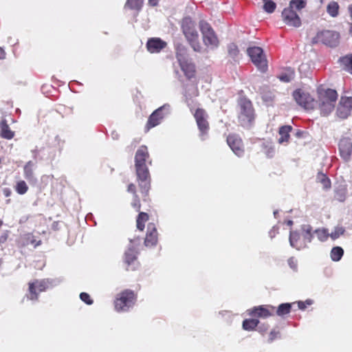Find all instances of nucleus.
<instances>
[{"instance_id":"f257e3e1","label":"nucleus","mask_w":352,"mask_h":352,"mask_svg":"<svg viewBox=\"0 0 352 352\" xmlns=\"http://www.w3.org/2000/svg\"><path fill=\"white\" fill-rule=\"evenodd\" d=\"M146 163L151 164V160L147 146L142 145L138 148L135 154V169L139 190L132 183L127 187V191L133 195L131 206L136 212H140L141 209V201L143 202L150 201L149 190L151 178Z\"/></svg>"},{"instance_id":"f03ea898","label":"nucleus","mask_w":352,"mask_h":352,"mask_svg":"<svg viewBox=\"0 0 352 352\" xmlns=\"http://www.w3.org/2000/svg\"><path fill=\"white\" fill-rule=\"evenodd\" d=\"M175 57L185 77L188 80L195 78L197 76L196 65L189 58L188 50L184 45L179 43L175 46Z\"/></svg>"},{"instance_id":"7ed1b4c3","label":"nucleus","mask_w":352,"mask_h":352,"mask_svg":"<svg viewBox=\"0 0 352 352\" xmlns=\"http://www.w3.org/2000/svg\"><path fill=\"white\" fill-rule=\"evenodd\" d=\"M300 231H291L289 234L290 245L297 250L305 248L313 238V229L310 225H302Z\"/></svg>"},{"instance_id":"20e7f679","label":"nucleus","mask_w":352,"mask_h":352,"mask_svg":"<svg viewBox=\"0 0 352 352\" xmlns=\"http://www.w3.org/2000/svg\"><path fill=\"white\" fill-rule=\"evenodd\" d=\"M338 96L337 91L331 89L321 90L318 92V107L322 116H328L333 111Z\"/></svg>"},{"instance_id":"39448f33","label":"nucleus","mask_w":352,"mask_h":352,"mask_svg":"<svg viewBox=\"0 0 352 352\" xmlns=\"http://www.w3.org/2000/svg\"><path fill=\"white\" fill-rule=\"evenodd\" d=\"M182 30L192 50L195 52H201L202 47L199 40V34L195 23L189 18L184 19L182 23Z\"/></svg>"},{"instance_id":"423d86ee","label":"nucleus","mask_w":352,"mask_h":352,"mask_svg":"<svg viewBox=\"0 0 352 352\" xmlns=\"http://www.w3.org/2000/svg\"><path fill=\"white\" fill-rule=\"evenodd\" d=\"M238 121L243 127L250 126L254 120V110L250 100L243 97L238 100Z\"/></svg>"},{"instance_id":"0eeeda50","label":"nucleus","mask_w":352,"mask_h":352,"mask_svg":"<svg viewBox=\"0 0 352 352\" xmlns=\"http://www.w3.org/2000/svg\"><path fill=\"white\" fill-rule=\"evenodd\" d=\"M190 111L196 121L199 131V136L202 140H204L210 131L209 116L206 109L201 107H198L195 109L190 107Z\"/></svg>"},{"instance_id":"6e6552de","label":"nucleus","mask_w":352,"mask_h":352,"mask_svg":"<svg viewBox=\"0 0 352 352\" xmlns=\"http://www.w3.org/2000/svg\"><path fill=\"white\" fill-rule=\"evenodd\" d=\"M136 300V294L133 291L125 289L120 292L114 301L115 309L118 311H126Z\"/></svg>"},{"instance_id":"1a4fd4ad","label":"nucleus","mask_w":352,"mask_h":352,"mask_svg":"<svg viewBox=\"0 0 352 352\" xmlns=\"http://www.w3.org/2000/svg\"><path fill=\"white\" fill-rule=\"evenodd\" d=\"M292 96L296 103L305 109L312 110L317 104V101L305 89H296L293 92Z\"/></svg>"},{"instance_id":"9d476101","label":"nucleus","mask_w":352,"mask_h":352,"mask_svg":"<svg viewBox=\"0 0 352 352\" xmlns=\"http://www.w3.org/2000/svg\"><path fill=\"white\" fill-rule=\"evenodd\" d=\"M48 279H35L28 283V294L27 297L31 300H38L39 294L45 292L50 287Z\"/></svg>"},{"instance_id":"9b49d317","label":"nucleus","mask_w":352,"mask_h":352,"mask_svg":"<svg viewBox=\"0 0 352 352\" xmlns=\"http://www.w3.org/2000/svg\"><path fill=\"white\" fill-rule=\"evenodd\" d=\"M247 52L252 63L259 70L263 72L267 70V61L261 47H250L247 50Z\"/></svg>"},{"instance_id":"f8f14e48","label":"nucleus","mask_w":352,"mask_h":352,"mask_svg":"<svg viewBox=\"0 0 352 352\" xmlns=\"http://www.w3.org/2000/svg\"><path fill=\"white\" fill-rule=\"evenodd\" d=\"M199 27L203 36V41L206 46L217 47L219 44L218 38L211 25L204 20L199 21Z\"/></svg>"},{"instance_id":"ddd939ff","label":"nucleus","mask_w":352,"mask_h":352,"mask_svg":"<svg viewBox=\"0 0 352 352\" xmlns=\"http://www.w3.org/2000/svg\"><path fill=\"white\" fill-rule=\"evenodd\" d=\"M313 43H322L329 47H335L339 43V34L331 30L321 31L314 37Z\"/></svg>"},{"instance_id":"4468645a","label":"nucleus","mask_w":352,"mask_h":352,"mask_svg":"<svg viewBox=\"0 0 352 352\" xmlns=\"http://www.w3.org/2000/svg\"><path fill=\"white\" fill-rule=\"evenodd\" d=\"M248 311L251 316L265 319L275 315V307L271 305H258L252 307Z\"/></svg>"},{"instance_id":"2eb2a0df","label":"nucleus","mask_w":352,"mask_h":352,"mask_svg":"<svg viewBox=\"0 0 352 352\" xmlns=\"http://www.w3.org/2000/svg\"><path fill=\"white\" fill-rule=\"evenodd\" d=\"M351 111L352 98L342 96L337 107V116L342 119H345L349 117Z\"/></svg>"},{"instance_id":"dca6fc26","label":"nucleus","mask_w":352,"mask_h":352,"mask_svg":"<svg viewBox=\"0 0 352 352\" xmlns=\"http://www.w3.org/2000/svg\"><path fill=\"white\" fill-rule=\"evenodd\" d=\"M283 21L289 26L298 28L301 25V20L293 8L288 7L282 12Z\"/></svg>"},{"instance_id":"f3484780","label":"nucleus","mask_w":352,"mask_h":352,"mask_svg":"<svg viewBox=\"0 0 352 352\" xmlns=\"http://www.w3.org/2000/svg\"><path fill=\"white\" fill-rule=\"evenodd\" d=\"M227 143L232 151L239 157L244 153V146L242 139L236 134H230L227 137Z\"/></svg>"},{"instance_id":"a211bd4d","label":"nucleus","mask_w":352,"mask_h":352,"mask_svg":"<svg viewBox=\"0 0 352 352\" xmlns=\"http://www.w3.org/2000/svg\"><path fill=\"white\" fill-rule=\"evenodd\" d=\"M164 109V106L161 107L155 110L151 114L145 126V129L146 131H148L151 129L157 126L161 123L162 120L164 118V114L163 113Z\"/></svg>"},{"instance_id":"6ab92c4d","label":"nucleus","mask_w":352,"mask_h":352,"mask_svg":"<svg viewBox=\"0 0 352 352\" xmlns=\"http://www.w3.org/2000/svg\"><path fill=\"white\" fill-rule=\"evenodd\" d=\"M166 46L167 43L158 37L148 38L146 44V50L151 54L160 53Z\"/></svg>"},{"instance_id":"aec40b11","label":"nucleus","mask_w":352,"mask_h":352,"mask_svg":"<svg viewBox=\"0 0 352 352\" xmlns=\"http://www.w3.org/2000/svg\"><path fill=\"white\" fill-rule=\"evenodd\" d=\"M158 241V233L153 223L147 226V232L144 239V244L146 247H153L157 245Z\"/></svg>"},{"instance_id":"412c9836","label":"nucleus","mask_w":352,"mask_h":352,"mask_svg":"<svg viewBox=\"0 0 352 352\" xmlns=\"http://www.w3.org/2000/svg\"><path fill=\"white\" fill-rule=\"evenodd\" d=\"M339 151L340 156L346 161L350 159L352 153V142L349 138H344L340 140Z\"/></svg>"},{"instance_id":"4be33fe9","label":"nucleus","mask_w":352,"mask_h":352,"mask_svg":"<svg viewBox=\"0 0 352 352\" xmlns=\"http://www.w3.org/2000/svg\"><path fill=\"white\" fill-rule=\"evenodd\" d=\"M124 262L126 264V270H135L138 263L137 261V252L134 249L129 248L124 253Z\"/></svg>"},{"instance_id":"5701e85b","label":"nucleus","mask_w":352,"mask_h":352,"mask_svg":"<svg viewBox=\"0 0 352 352\" xmlns=\"http://www.w3.org/2000/svg\"><path fill=\"white\" fill-rule=\"evenodd\" d=\"M292 130L293 127L291 125L281 126L278 129L280 138L278 140V142L280 144H288L290 139V133Z\"/></svg>"},{"instance_id":"b1692460","label":"nucleus","mask_w":352,"mask_h":352,"mask_svg":"<svg viewBox=\"0 0 352 352\" xmlns=\"http://www.w3.org/2000/svg\"><path fill=\"white\" fill-rule=\"evenodd\" d=\"M33 166V162L30 161L26 163L23 168L24 177L31 184H35L37 182V179L34 173Z\"/></svg>"},{"instance_id":"393cba45","label":"nucleus","mask_w":352,"mask_h":352,"mask_svg":"<svg viewBox=\"0 0 352 352\" xmlns=\"http://www.w3.org/2000/svg\"><path fill=\"white\" fill-rule=\"evenodd\" d=\"M1 132L0 135L1 138L7 140H11L14 135V132L10 129L9 125L7 124L6 120H3L1 122Z\"/></svg>"},{"instance_id":"a878e982","label":"nucleus","mask_w":352,"mask_h":352,"mask_svg":"<svg viewBox=\"0 0 352 352\" xmlns=\"http://www.w3.org/2000/svg\"><path fill=\"white\" fill-rule=\"evenodd\" d=\"M339 63L344 70L352 74V54L340 57Z\"/></svg>"},{"instance_id":"bb28decb","label":"nucleus","mask_w":352,"mask_h":352,"mask_svg":"<svg viewBox=\"0 0 352 352\" xmlns=\"http://www.w3.org/2000/svg\"><path fill=\"white\" fill-rule=\"evenodd\" d=\"M292 303L288 302L279 305L277 308L275 307V314L280 317L289 314L292 309Z\"/></svg>"},{"instance_id":"cd10ccee","label":"nucleus","mask_w":352,"mask_h":352,"mask_svg":"<svg viewBox=\"0 0 352 352\" xmlns=\"http://www.w3.org/2000/svg\"><path fill=\"white\" fill-rule=\"evenodd\" d=\"M259 320L256 318L245 319L242 323V327L245 331H253L258 327Z\"/></svg>"},{"instance_id":"c85d7f7f","label":"nucleus","mask_w":352,"mask_h":352,"mask_svg":"<svg viewBox=\"0 0 352 352\" xmlns=\"http://www.w3.org/2000/svg\"><path fill=\"white\" fill-rule=\"evenodd\" d=\"M148 220V214L146 212H140L136 219L137 228L143 231L145 228V223Z\"/></svg>"},{"instance_id":"c756f323","label":"nucleus","mask_w":352,"mask_h":352,"mask_svg":"<svg viewBox=\"0 0 352 352\" xmlns=\"http://www.w3.org/2000/svg\"><path fill=\"white\" fill-rule=\"evenodd\" d=\"M144 4V0H126L124 8H129L139 12Z\"/></svg>"},{"instance_id":"7c9ffc66","label":"nucleus","mask_w":352,"mask_h":352,"mask_svg":"<svg viewBox=\"0 0 352 352\" xmlns=\"http://www.w3.org/2000/svg\"><path fill=\"white\" fill-rule=\"evenodd\" d=\"M316 182L322 185L324 189H329L331 186L329 178L322 173H318L316 176Z\"/></svg>"},{"instance_id":"2f4dec72","label":"nucleus","mask_w":352,"mask_h":352,"mask_svg":"<svg viewBox=\"0 0 352 352\" xmlns=\"http://www.w3.org/2000/svg\"><path fill=\"white\" fill-rule=\"evenodd\" d=\"M340 6L336 1H331L327 7V13L332 17H336L339 14Z\"/></svg>"},{"instance_id":"473e14b6","label":"nucleus","mask_w":352,"mask_h":352,"mask_svg":"<svg viewBox=\"0 0 352 352\" xmlns=\"http://www.w3.org/2000/svg\"><path fill=\"white\" fill-rule=\"evenodd\" d=\"M330 254L333 261H339L344 254V250L341 247L336 246L332 248Z\"/></svg>"},{"instance_id":"72a5a7b5","label":"nucleus","mask_w":352,"mask_h":352,"mask_svg":"<svg viewBox=\"0 0 352 352\" xmlns=\"http://www.w3.org/2000/svg\"><path fill=\"white\" fill-rule=\"evenodd\" d=\"M306 6V0H291L289 4V7L296 9L297 11H300L305 8Z\"/></svg>"},{"instance_id":"f704fd0d","label":"nucleus","mask_w":352,"mask_h":352,"mask_svg":"<svg viewBox=\"0 0 352 352\" xmlns=\"http://www.w3.org/2000/svg\"><path fill=\"white\" fill-rule=\"evenodd\" d=\"M14 189L18 194L24 195L28 192V186L25 181L21 180L16 182Z\"/></svg>"},{"instance_id":"c9c22d12","label":"nucleus","mask_w":352,"mask_h":352,"mask_svg":"<svg viewBox=\"0 0 352 352\" xmlns=\"http://www.w3.org/2000/svg\"><path fill=\"white\" fill-rule=\"evenodd\" d=\"M264 5L263 9L267 13H272L274 12L276 4L272 0H263Z\"/></svg>"},{"instance_id":"e433bc0d","label":"nucleus","mask_w":352,"mask_h":352,"mask_svg":"<svg viewBox=\"0 0 352 352\" xmlns=\"http://www.w3.org/2000/svg\"><path fill=\"white\" fill-rule=\"evenodd\" d=\"M314 232L316 233V234L317 235V237L318 239L320 241H326L329 236H330V234H329L328 232H327V230L326 229H317L314 231Z\"/></svg>"},{"instance_id":"4c0bfd02","label":"nucleus","mask_w":352,"mask_h":352,"mask_svg":"<svg viewBox=\"0 0 352 352\" xmlns=\"http://www.w3.org/2000/svg\"><path fill=\"white\" fill-rule=\"evenodd\" d=\"M228 51L229 55L233 58H236L239 54V50L238 49V47L234 43H230L228 45Z\"/></svg>"},{"instance_id":"58836bf2","label":"nucleus","mask_w":352,"mask_h":352,"mask_svg":"<svg viewBox=\"0 0 352 352\" xmlns=\"http://www.w3.org/2000/svg\"><path fill=\"white\" fill-rule=\"evenodd\" d=\"M344 229L342 227H338L335 229L333 232L330 234V236L333 239H338L340 235L343 234L344 232Z\"/></svg>"},{"instance_id":"ea45409f","label":"nucleus","mask_w":352,"mask_h":352,"mask_svg":"<svg viewBox=\"0 0 352 352\" xmlns=\"http://www.w3.org/2000/svg\"><path fill=\"white\" fill-rule=\"evenodd\" d=\"M80 298L81 299L82 301L85 302L87 305L93 304V302H94L93 300L91 298L89 294L86 292H82L80 294Z\"/></svg>"},{"instance_id":"a19ab883","label":"nucleus","mask_w":352,"mask_h":352,"mask_svg":"<svg viewBox=\"0 0 352 352\" xmlns=\"http://www.w3.org/2000/svg\"><path fill=\"white\" fill-rule=\"evenodd\" d=\"M287 263L289 266L294 270L296 271L298 268V262L297 260L294 257H290L287 260Z\"/></svg>"},{"instance_id":"79ce46f5","label":"nucleus","mask_w":352,"mask_h":352,"mask_svg":"<svg viewBox=\"0 0 352 352\" xmlns=\"http://www.w3.org/2000/svg\"><path fill=\"white\" fill-rule=\"evenodd\" d=\"M293 72L289 74H283L279 76L278 78L283 82H289L293 78Z\"/></svg>"},{"instance_id":"37998d69","label":"nucleus","mask_w":352,"mask_h":352,"mask_svg":"<svg viewBox=\"0 0 352 352\" xmlns=\"http://www.w3.org/2000/svg\"><path fill=\"white\" fill-rule=\"evenodd\" d=\"M280 336V332L276 330H272L269 335L268 341L270 342H273L275 339Z\"/></svg>"},{"instance_id":"c03bdc74","label":"nucleus","mask_w":352,"mask_h":352,"mask_svg":"<svg viewBox=\"0 0 352 352\" xmlns=\"http://www.w3.org/2000/svg\"><path fill=\"white\" fill-rule=\"evenodd\" d=\"M269 325L268 324H262L261 326H259L258 328V332L263 334L265 332H266L268 329Z\"/></svg>"},{"instance_id":"a18cd8bd","label":"nucleus","mask_w":352,"mask_h":352,"mask_svg":"<svg viewBox=\"0 0 352 352\" xmlns=\"http://www.w3.org/2000/svg\"><path fill=\"white\" fill-rule=\"evenodd\" d=\"M3 193L5 197H8L11 195L12 191L9 188H5L3 189Z\"/></svg>"},{"instance_id":"49530a36","label":"nucleus","mask_w":352,"mask_h":352,"mask_svg":"<svg viewBox=\"0 0 352 352\" xmlns=\"http://www.w3.org/2000/svg\"><path fill=\"white\" fill-rule=\"evenodd\" d=\"M159 0H148V3L150 6L154 7L158 5Z\"/></svg>"},{"instance_id":"de8ad7c7","label":"nucleus","mask_w":352,"mask_h":352,"mask_svg":"<svg viewBox=\"0 0 352 352\" xmlns=\"http://www.w3.org/2000/svg\"><path fill=\"white\" fill-rule=\"evenodd\" d=\"M298 306L300 309H305L306 308L305 303L302 301H299L298 302Z\"/></svg>"},{"instance_id":"09e8293b","label":"nucleus","mask_w":352,"mask_h":352,"mask_svg":"<svg viewBox=\"0 0 352 352\" xmlns=\"http://www.w3.org/2000/svg\"><path fill=\"white\" fill-rule=\"evenodd\" d=\"M6 57V52L4 50L0 47V59H3Z\"/></svg>"},{"instance_id":"8fccbe9b","label":"nucleus","mask_w":352,"mask_h":352,"mask_svg":"<svg viewBox=\"0 0 352 352\" xmlns=\"http://www.w3.org/2000/svg\"><path fill=\"white\" fill-rule=\"evenodd\" d=\"M303 133H304V132H303V131H300V130H298V131L296 132L295 135H296V137H297V138H301V137L302 136Z\"/></svg>"},{"instance_id":"3c124183","label":"nucleus","mask_w":352,"mask_h":352,"mask_svg":"<svg viewBox=\"0 0 352 352\" xmlns=\"http://www.w3.org/2000/svg\"><path fill=\"white\" fill-rule=\"evenodd\" d=\"M349 12H350V16H351V18L352 19V4L349 6Z\"/></svg>"},{"instance_id":"603ef678","label":"nucleus","mask_w":352,"mask_h":352,"mask_svg":"<svg viewBox=\"0 0 352 352\" xmlns=\"http://www.w3.org/2000/svg\"><path fill=\"white\" fill-rule=\"evenodd\" d=\"M349 32L351 34H352V23L350 24Z\"/></svg>"},{"instance_id":"864d4df0","label":"nucleus","mask_w":352,"mask_h":352,"mask_svg":"<svg viewBox=\"0 0 352 352\" xmlns=\"http://www.w3.org/2000/svg\"><path fill=\"white\" fill-rule=\"evenodd\" d=\"M2 225H3V221H2V220L0 219V228L2 226Z\"/></svg>"},{"instance_id":"5fc2aeb1","label":"nucleus","mask_w":352,"mask_h":352,"mask_svg":"<svg viewBox=\"0 0 352 352\" xmlns=\"http://www.w3.org/2000/svg\"><path fill=\"white\" fill-rule=\"evenodd\" d=\"M320 3L322 4L324 2V0H319Z\"/></svg>"}]
</instances>
